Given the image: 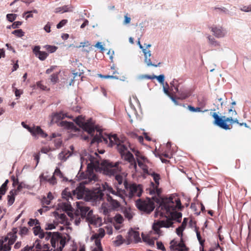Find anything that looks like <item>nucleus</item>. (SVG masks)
<instances>
[{
	"instance_id": "nucleus-1",
	"label": "nucleus",
	"mask_w": 251,
	"mask_h": 251,
	"mask_svg": "<svg viewBox=\"0 0 251 251\" xmlns=\"http://www.w3.org/2000/svg\"><path fill=\"white\" fill-rule=\"evenodd\" d=\"M181 207L180 200L177 198L163 199L159 206L156 209L155 216L160 215H164L165 220L157 221L154 223L152 228L157 233H159L161 227L169 228L173 226V221L177 222L181 221L182 214L178 212L177 210Z\"/></svg>"
},
{
	"instance_id": "nucleus-2",
	"label": "nucleus",
	"mask_w": 251,
	"mask_h": 251,
	"mask_svg": "<svg viewBox=\"0 0 251 251\" xmlns=\"http://www.w3.org/2000/svg\"><path fill=\"white\" fill-rule=\"evenodd\" d=\"M94 155L95 156L92 154L86 153L80 158V167L81 168L82 164L85 163L87 165V169L86 173H78L77 175L78 178L84 181L73 191V197L77 199H82L86 191L83 183L87 184L98 180L94 170L97 171L99 161L97 158L98 153L95 152Z\"/></svg>"
},
{
	"instance_id": "nucleus-3",
	"label": "nucleus",
	"mask_w": 251,
	"mask_h": 251,
	"mask_svg": "<svg viewBox=\"0 0 251 251\" xmlns=\"http://www.w3.org/2000/svg\"><path fill=\"white\" fill-rule=\"evenodd\" d=\"M103 141L105 143L109 142V145L111 147L116 146V148L121 154V157L126 161L130 163L131 166L136 170L137 165L134 161L133 155L128 150L127 144V143L125 138L119 139L117 135L114 134L112 135H104L100 132H99L93 138L91 143L96 142H100Z\"/></svg>"
},
{
	"instance_id": "nucleus-4",
	"label": "nucleus",
	"mask_w": 251,
	"mask_h": 251,
	"mask_svg": "<svg viewBox=\"0 0 251 251\" xmlns=\"http://www.w3.org/2000/svg\"><path fill=\"white\" fill-rule=\"evenodd\" d=\"M103 191L107 196V201L109 202L111 209L119 211L122 209L124 204L126 205V202L125 200V191L118 187L114 190L107 183L102 184L101 190L97 191V199H101L103 197Z\"/></svg>"
},
{
	"instance_id": "nucleus-5",
	"label": "nucleus",
	"mask_w": 251,
	"mask_h": 251,
	"mask_svg": "<svg viewBox=\"0 0 251 251\" xmlns=\"http://www.w3.org/2000/svg\"><path fill=\"white\" fill-rule=\"evenodd\" d=\"M97 158L100 161V157L98 155ZM119 162L115 163L108 161H104L100 163L99 162L97 171H100V169H101V171L104 174L108 176H115V179L118 181L119 184H121L123 182V177L119 174L122 171L121 168L119 166Z\"/></svg>"
},
{
	"instance_id": "nucleus-6",
	"label": "nucleus",
	"mask_w": 251,
	"mask_h": 251,
	"mask_svg": "<svg viewBox=\"0 0 251 251\" xmlns=\"http://www.w3.org/2000/svg\"><path fill=\"white\" fill-rule=\"evenodd\" d=\"M143 160L138 159V164L139 167L142 170L144 175H151L153 177L155 183H151V186L149 188L151 194L156 193L159 195L161 192V189L158 188L159 184L160 176L158 174H155L151 169H149L147 164L148 163V160L147 158H143Z\"/></svg>"
},
{
	"instance_id": "nucleus-7",
	"label": "nucleus",
	"mask_w": 251,
	"mask_h": 251,
	"mask_svg": "<svg viewBox=\"0 0 251 251\" xmlns=\"http://www.w3.org/2000/svg\"><path fill=\"white\" fill-rule=\"evenodd\" d=\"M76 205L77 209L75 212L76 215H80L82 218H86L87 221L91 224L96 226L100 225L101 219L95 217L93 216V211L90 210L89 207L85 206L81 201L76 202Z\"/></svg>"
},
{
	"instance_id": "nucleus-8",
	"label": "nucleus",
	"mask_w": 251,
	"mask_h": 251,
	"mask_svg": "<svg viewBox=\"0 0 251 251\" xmlns=\"http://www.w3.org/2000/svg\"><path fill=\"white\" fill-rule=\"evenodd\" d=\"M46 239L51 237L50 243L56 251H62L66 243V237L61 235L58 232H46Z\"/></svg>"
},
{
	"instance_id": "nucleus-9",
	"label": "nucleus",
	"mask_w": 251,
	"mask_h": 251,
	"mask_svg": "<svg viewBox=\"0 0 251 251\" xmlns=\"http://www.w3.org/2000/svg\"><path fill=\"white\" fill-rule=\"evenodd\" d=\"M214 120L213 122L214 125H216L219 127L225 130H228L230 129L228 125L226 124L227 122H229L231 124L236 123L239 124V123L237 119L233 120L231 117L226 118L225 116L220 117L218 116L217 113H213L211 114Z\"/></svg>"
},
{
	"instance_id": "nucleus-10",
	"label": "nucleus",
	"mask_w": 251,
	"mask_h": 251,
	"mask_svg": "<svg viewBox=\"0 0 251 251\" xmlns=\"http://www.w3.org/2000/svg\"><path fill=\"white\" fill-rule=\"evenodd\" d=\"M136 205L140 210L147 213L151 212L155 207L153 201L150 199L145 200L139 199L136 201Z\"/></svg>"
},
{
	"instance_id": "nucleus-11",
	"label": "nucleus",
	"mask_w": 251,
	"mask_h": 251,
	"mask_svg": "<svg viewBox=\"0 0 251 251\" xmlns=\"http://www.w3.org/2000/svg\"><path fill=\"white\" fill-rule=\"evenodd\" d=\"M74 121L89 134L93 135V133L95 131L94 126L90 120L86 122L83 117L79 116L76 118Z\"/></svg>"
},
{
	"instance_id": "nucleus-12",
	"label": "nucleus",
	"mask_w": 251,
	"mask_h": 251,
	"mask_svg": "<svg viewBox=\"0 0 251 251\" xmlns=\"http://www.w3.org/2000/svg\"><path fill=\"white\" fill-rule=\"evenodd\" d=\"M105 231L104 229L100 228L98 230V233L93 234L90 239L94 242L95 247H93L92 251H103L101 245L100 240L104 236Z\"/></svg>"
},
{
	"instance_id": "nucleus-13",
	"label": "nucleus",
	"mask_w": 251,
	"mask_h": 251,
	"mask_svg": "<svg viewBox=\"0 0 251 251\" xmlns=\"http://www.w3.org/2000/svg\"><path fill=\"white\" fill-rule=\"evenodd\" d=\"M143 53L144 55V62L147 67H157L159 66L161 63H157V61L154 59L153 57L151 56V50H143Z\"/></svg>"
},
{
	"instance_id": "nucleus-14",
	"label": "nucleus",
	"mask_w": 251,
	"mask_h": 251,
	"mask_svg": "<svg viewBox=\"0 0 251 251\" xmlns=\"http://www.w3.org/2000/svg\"><path fill=\"white\" fill-rule=\"evenodd\" d=\"M141 240L139 232L130 229L128 232L125 242L126 244L129 245L132 243H137L140 242Z\"/></svg>"
},
{
	"instance_id": "nucleus-15",
	"label": "nucleus",
	"mask_w": 251,
	"mask_h": 251,
	"mask_svg": "<svg viewBox=\"0 0 251 251\" xmlns=\"http://www.w3.org/2000/svg\"><path fill=\"white\" fill-rule=\"evenodd\" d=\"M24 251H49V245L48 244H44L42 246L39 241L37 240L32 246H26Z\"/></svg>"
},
{
	"instance_id": "nucleus-16",
	"label": "nucleus",
	"mask_w": 251,
	"mask_h": 251,
	"mask_svg": "<svg viewBox=\"0 0 251 251\" xmlns=\"http://www.w3.org/2000/svg\"><path fill=\"white\" fill-rule=\"evenodd\" d=\"M128 191V197L132 198L134 197H140L142 193V189L140 185H136L133 184L130 185L129 187L127 188Z\"/></svg>"
},
{
	"instance_id": "nucleus-17",
	"label": "nucleus",
	"mask_w": 251,
	"mask_h": 251,
	"mask_svg": "<svg viewBox=\"0 0 251 251\" xmlns=\"http://www.w3.org/2000/svg\"><path fill=\"white\" fill-rule=\"evenodd\" d=\"M170 249L171 251H187V249L182 242L177 243L175 240L171 241Z\"/></svg>"
},
{
	"instance_id": "nucleus-18",
	"label": "nucleus",
	"mask_w": 251,
	"mask_h": 251,
	"mask_svg": "<svg viewBox=\"0 0 251 251\" xmlns=\"http://www.w3.org/2000/svg\"><path fill=\"white\" fill-rule=\"evenodd\" d=\"M31 134L35 138H37L39 136L43 138L47 136V134L44 133L43 130L39 126H33Z\"/></svg>"
},
{
	"instance_id": "nucleus-19",
	"label": "nucleus",
	"mask_w": 251,
	"mask_h": 251,
	"mask_svg": "<svg viewBox=\"0 0 251 251\" xmlns=\"http://www.w3.org/2000/svg\"><path fill=\"white\" fill-rule=\"evenodd\" d=\"M65 117L73 118V117L68 115L67 113H64L62 112H60L59 113H54L51 115V122L52 123H57L60 120L63 119Z\"/></svg>"
},
{
	"instance_id": "nucleus-20",
	"label": "nucleus",
	"mask_w": 251,
	"mask_h": 251,
	"mask_svg": "<svg viewBox=\"0 0 251 251\" xmlns=\"http://www.w3.org/2000/svg\"><path fill=\"white\" fill-rule=\"evenodd\" d=\"M212 31L214 36L217 38L224 37L227 33V31L225 29L221 27H213L212 29Z\"/></svg>"
},
{
	"instance_id": "nucleus-21",
	"label": "nucleus",
	"mask_w": 251,
	"mask_h": 251,
	"mask_svg": "<svg viewBox=\"0 0 251 251\" xmlns=\"http://www.w3.org/2000/svg\"><path fill=\"white\" fill-rule=\"evenodd\" d=\"M121 210L125 217L128 220H130L133 218L134 213L130 207L126 206L124 207L123 206Z\"/></svg>"
},
{
	"instance_id": "nucleus-22",
	"label": "nucleus",
	"mask_w": 251,
	"mask_h": 251,
	"mask_svg": "<svg viewBox=\"0 0 251 251\" xmlns=\"http://www.w3.org/2000/svg\"><path fill=\"white\" fill-rule=\"evenodd\" d=\"M13 185H18V187L17 189L13 190L14 191H16V193L18 194L19 192H21L23 191L24 189H29V186L28 185L26 184L24 182H20L19 183L18 181H14Z\"/></svg>"
},
{
	"instance_id": "nucleus-23",
	"label": "nucleus",
	"mask_w": 251,
	"mask_h": 251,
	"mask_svg": "<svg viewBox=\"0 0 251 251\" xmlns=\"http://www.w3.org/2000/svg\"><path fill=\"white\" fill-rule=\"evenodd\" d=\"M188 219L185 218L183 219V221L182 222L181 225L176 229V233L178 236H182L183 231L185 228L186 225L188 223Z\"/></svg>"
},
{
	"instance_id": "nucleus-24",
	"label": "nucleus",
	"mask_w": 251,
	"mask_h": 251,
	"mask_svg": "<svg viewBox=\"0 0 251 251\" xmlns=\"http://www.w3.org/2000/svg\"><path fill=\"white\" fill-rule=\"evenodd\" d=\"M33 233L35 235L38 236L41 239L45 237L46 233H44V231L41 229L40 226H36L35 227L33 228Z\"/></svg>"
},
{
	"instance_id": "nucleus-25",
	"label": "nucleus",
	"mask_w": 251,
	"mask_h": 251,
	"mask_svg": "<svg viewBox=\"0 0 251 251\" xmlns=\"http://www.w3.org/2000/svg\"><path fill=\"white\" fill-rule=\"evenodd\" d=\"M17 194L16 191H14L13 190H12L9 192V194L7 196V204L9 206H11L13 204L15 201V196Z\"/></svg>"
},
{
	"instance_id": "nucleus-26",
	"label": "nucleus",
	"mask_w": 251,
	"mask_h": 251,
	"mask_svg": "<svg viewBox=\"0 0 251 251\" xmlns=\"http://www.w3.org/2000/svg\"><path fill=\"white\" fill-rule=\"evenodd\" d=\"M68 215L74 221L75 225L78 226L80 223L82 218L80 215H76L75 212L74 213H73L72 212H69Z\"/></svg>"
},
{
	"instance_id": "nucleus-27",
	"label": "nucleus",
	"mask_w": 251,
	"mask_h": 251,
	"mask_svg": "<svg viewBox=\"0 0 251 251\" xmlns=\"http://www.w3.org/2000/svg\"><path fill=\"white\" fill-rule=\"evenodd\" d=\"M143 240L150 246H153L154 245V239L151 238L149 235L142 234Z\"/></svg>"
},
{
	"instance_id": "nucleus-28",
	"label": "nucleus",
	"mask_w": 251,
	"mask_h": 251,
	"mask_svg": "<svg viewBox=\"0 0 251 251\" xmlns=\"http://www.w3.org/2000/svg\"><path fill=\"white\" fill-rule=\"evenodd\" d=\"M16 233V231H15L14 232L8 234L7 236L4 239L5 241L7 242L8 241L9 244H13L17 238Z\"/></svg>"
},
{
	"instance_id": "nucleus-29",
	"label": "nucleus",
	"mask_w": 251,
	"mask_h": 251,
	"mask_svg": "<svg viewBox=\"0 0 251 251\" xmlns=\"http://www.w3.org/2000/svg\"><path fill=\"white\" fill-rule=\"evenodd\" d=\"M59 208L62 209L63 211H67V213L69 212H71L70 211L72 209V206L70 204V201L67 202H61L58 205Z\"/></svg>"
},
{
	"instance_id": "nucleus-30",
	"label": "nucleus",
	"mask_w": 251,
	"mask_h": 251,
	"mask_svg": "<svg viewBox=\"0 0 251 251\" xmlns=\"http://www.w3.org/2000/svg\"><path fill=\"white\" fill-rule=\"evenodd\" d=\"M40 178L41 181H43L44 180L47 181L51 185H54L56 183V181L54 176H52L51 178H49L47 176H45L43 174L40 176Z\"/></svg>"
},
{
	"instance_id": "nucleus-31",
	"label": "nucleus",
	"mask_w": 251,
	"mask_h": 251,
	"mask_svg": "<svg viewBox=\"0 0 251 251\" xmlns=\"http://www.w3.org/2000/svg\"><path fill=\"white\" fill-rule=\"evenodd\" d=\"M5 240L4 241H0V251H9L11 249L10 245L11 244H9L8 242L7 244L5 243Z\"/></svg>"
},
{
	"instance_id": "nucleus-32",
	"label": "nucleus",
	"mask_w": 251,
	"mask_h": 251,
	"mask_svg": "<svg viewBox=\"0 0 251 251\" xmlns=\"http://www.w3.org/2000/svg\"><path fill=\"white\" fill-rule=\"evenodd\" d=\"M71 154L69 151H64L59 154L58 157L61 160L65 161Z\"/></svg>"
},
{
	"instance_id": "nucleus-33",
	"label": "nucleus",
	"mask_w": 251,
	"mask_h": 251,
	"mask_svg": "<svg viewBox=\"0 0 251 251\" xmlns=\"http://www.w3.org/2000/svg\"><path fill=\"white\" fill-rule=\"evenodd\" d=\"M62 198L65 199L67 201H69L70 200H72L73 198L71 195L70 192L68 189H65L62 193Z\"/></svg>"
},
{
	"instance_id": "nucleus-34",
	"label": "nucleus",
	"mask_w": 251,
	"mask_h": 251,
	"mask_svg": "<svg viewBox=\"0 0 251 251\" xmlns=\"http://www.w3.org/2000/svg\"><path fill=\"white\" fill-rule=\"evenodd\" d=\"M113 220L115 224L121 225L124 222V219L121 215L117 214L114 216Z\"/></svg>"
},
{
	"instance_id": "nucleus-35",
	"label": "nucleus",
	"mask_w": 251,
	"mask_h": 251,
	"mask_svg": "<svg viewBox=\"0 0 251 251\" xmlns=\"http://www.w3.org/2000/svg\"><path fill=\"white\" fill-rule=\"evenodd\" d=\"M8 182V180L6 179L4 183L1 186L0 188V200L1 198L2 195H4L6 191L7 184Z\"/></svg>"
},
{
	"instance_id": "nucleus-36",
	"label": "nucleus",
	"mask_w": 251,
	"mask_h": 251,
	"mask_svg": "<svg viewBox=\"0 0 251 251\" xmlns=\"http://www.w3.org/2000/svg\"><path fill=\"white\" fill-rule=\"evenodd\" d=\"M125 239H123L122 236L121 235H119L116 237L114 242L115 245L116 246H120L123 243H125Z\"/></svg>"
},
{
	"instance_id": "nucleus-37",
	"label": "nucleus",
	"mask_w": 251,
	"mask_h": 251,
	"mask_svg": "<svg viewBox=\"0 0 251 251\" xmlns=\"http://www.w3.org/2000/svg\"><path fill=\"white\" fill-rule=\"evenodd\" d=\"M153 79L156 78L158 81L162 85L164 84L165 76L164 75H160L158 76L152 75Z\"/></svg>"
},
{
	"instance_id": "nucleus-38",
	"label": "nucleus",
	"mask_w": 251,
	"mask_h": 251,
	"mask_svg": "<svg viewBox=\"0 0 251 251\" xmlns=\"http://www.w3.org/2000/svg\"><path fill=\"white\" fill-rule=\"evenodd\" d=\"M69 11V8L67 6H62V7H57L56 8L55 10H54V12L55 13H64V12H66L67 11Z\"/></svg>"
},
{
	"instance_id": "nucleus-39",
	"label": "nucleus",
	"mask_w": 251,
	"mask_h": 251,
	"mask_svg": "<svg viewBox=\"0 0 251 251\" xmlns=\"http://www.w3.org/2000/svg\"><path fill=\"white\" fill-rule=\"evenodd\" d=\"M111 209L108 208L105 203H103L101 205V211L104 215H107L111 211Z\"/></svg>"
},
{
	"instance_id": "nucleus-40",
	"label": "nucleus",
	"mask_w": 251,
	"mask_h": 251,
	"mask_svg": "<svg viewBox=\"0 0 251 251\" xmlns=\"http://www.w3.org/2000/svg\"><path fill=\"white\" fill-rule=\"evenodd\" d=\"M207 38L208 40L209 44L213 46L218 45V43L210 35H207Z\"/></svg>"
},
{
	"instance_id": "nucleus-41",
	"label": "nucleus",
	"mask_w": 251,
	"mask_h": 251,
	"mask_svg": "<svg viewBox=\"0 0 251 251\" xmlns=\"http://www.w3.org/2000/svg\"><path fill=\"white\" fill-rule=\"evenodd\" d=\"M60 124L61 126L69 128H72L74 126V124L73 123L68 122L66 121H62L60 123Z\"/></svg>"
},
{
	"instance_id": "nucleus-42",
	"label": "nucleus",
	"mask_w": 251,
	"mask_h": 251,
	"mask_svg": "<svg viewBox=\"0 0 251 251\" xmlns=\"http://www.w3.org/2000/svg\"><path fill=\"white\" fill-rule=\"evenodd\" d=\"M54 176H56L59 177L60 178L62 179V180H67V179L63 177L62 174L60 172V170L58 168H56L54 172Z\"/></svg>"
},
{
	"instance_id": "nucleus-43",
	"label": "nucleus",
	"mask_w": 251,
	"mask_h": 251,
	"mask_svg": "<svg viewBox=\"0 0 251 251\" xmlns=\"http://www.w3.org/2000/svg\"><path fill=\"white\" fill-rule=\"evenodd\" d=\"M56 224L55 223H47L45 225L46 230H52L55 228Z\"/></svg>"
},
{
	"instance_id": "nucleus-44",
	"label": "nucleus",
	"mask_w": 251,
	"mask_h": 251,
	"mask_svg": "<svg viewBox=\"0 0 251 251\" xmlns=\"http://www.w3.org/2000/svg\"><path fill=\"white\" fill-rule=\"evenodd\" d=\"M48 54L45 51H41L37 57L41 60H44L48 56Z\"/></svg>"
},
{
	"instance_id": "nucleus-45",
	"label": "nucleus",
	"mask_w": 251,
	"mask_h": 251,
	"mask_svg": "<svg viewBox=\"0 0 251 251\" xmlns=\"http://www.w3.org/2000/svg\"><path fill=\"white\" fill-rule=\"evenodd\" d=\"M12 34L15 35L16 36L21 37L24 36V32L22 29L15 30L12 32Z\"/></svg>"
},
{
	"instance_id": "nucleus-46",
	"label": "nucleus",
	"mask_w": 251,
	"mask_h": 251,
	"mask_svg": "<svg viewBox=\"0 0 251 251\" xmlns=\"http://www.w3.org/2000/svg\"><path fill=\"white\" fill-rule=\"evenodd\" d=\"M6 17L9 22H12L16 19L17 15L15 14H8L7 15Z\"/></svg>"
},
{
	"instance_id": "nucleus-47",
	"label": "nucleus",
	"mask_w": 251,
	"mask_h": 251,
	"mask_svg": "<svg viewBox=\"0 0 251 251\" xmlns=\"http://www.w3.org/2000/svg\"><path fill=\"white\" fill-rule=\"evenodd\" d=\"M50 81L53 84L57 83L58 81V77L57 74H53L50 76Z\"/></svg>"
},
{
	"instance_id": "nucleus-48",
	"label": "nucleus",
	"mask_w": 251,
	"mask_h": 251,
	"mask_svg": "<svg viewBox=\"0 0 251 251\" xmlns=\"http://www.w3.org/2000/svg\"><path fill=\"white\" fill-rule=\"evenodd\" d=\"M78 67H81V68H82L81 69H79V72H73V75H74V77H76L77 76H80L82 74H83V67H82V65L81 64H79V65L78 66Z\"/></svg>"
},
{
	"instance_id": "nucleus-49",
	"label": "nucleus",
	"mask_w": 251,
	"mask_h": 251,
	"mask_svg": "<svg viewBox=\"0 0 251 251\" xmlns=\"http://www.w3.org/2000/svg\"><path fill=\"white\" fill-rule=\"evenodd\" d=\"M19 1H21V2H24L25 3H26L27 4H29L30 3L32 2L33 1V0H15L14 1H13L12 2H11L10 3V5L11 6L13 4H14V3H15L17 2H19Z\"/></svg>"
},
{
	"instance_id": "nucleus-50",
	"label": "nucleus",
	"mask_w": 251,
	"mask_h": 251,
	"mask_svg": "<svg viewBox=\"0 0 251 251\" xmlns=\"http://www.w3.org/2000/svg\"><path fill=\"white\" fill-rule=\"evenodd\" d=\"M46 48L50 53L55 52L57 49V48L55 46H51L50 45L46 46Z\"/></svg>"
},
{
	"instance_id": "nucleus-51",
	"label": "nucleus",
	"mask_w": 251,
	"mask_h": 251,
	"mask_svg": "<svg viewBox=\"0 0 251 251\" xmlns=\"http://www.w3.org/2000/svg\"><path fill=\"white\" fill-rule=\"evenodd\" d=\"M131 18L130 17L128 16V14H126L124 16V21L123 22L124 25H127L130 23Z\"/></svg>"
},
{
	"instance_id": "nucleus-52",
	"label": "nucleus",
	"mask_w": 251,
	"mask_h": 251,
	"mask_svg": "<svg viewBox=\"0 0 251 251\" xmlns=\"http://www.w3.org/2000/svg\"><path fill=\"white\" fill-rule=\"evenodd\" d=\"M156 246L158 249L162 251H166V249L162 242H157L156 243Z\"/></svg>"
},
{
	"instance_id": "nucleus-53",
	"label": "nucleus",
	"mask_w": 251,
	"mask_h": 251,
	"mask_svg": "<svg viewBox=\"0 0 251 251\" xmlns=\"http://www.w3.org/2000/svg\"><path fill=\"white\" fill-rule=\"evenodd\" d=\"M67 23V20H62L57 25L56 27L57 28H60L62 27H63L64 25H65Z\"/></svg>"
},
{
	"instance_id": "nucleus-54",
	"label": "nucleus",
	"mask_w": 251,
	"mask_h": 251,
	"mask_svg": "<svg viewBox=\"0 0 251 251\" xmlns=\"http://www.w3.org/2000/svg\"><path fill=\"white\" fill-rule=\"evenodd\" d=\"M55 214L56 215V216H57L61 219V222H64L65 221L66 216L64 213L59 214L57 212H55Z\"/></svg>"
},
{
	"instance_id": "nucleus-55",
	"label": "nucleus",
	"mask_w": 251,
	"mask_h": 251,
	"mask_svg": "<svg viewBox=\"0 0 251 251\" xmlns=\"http://www.w3.org/2000/svg\"><path fill=\"white\" fill-rule=\"evenodd\" d=\"M153 77H152V75H141L139 76L138 78L140 79H153Z\"/></svg>"
},
{
	"instance_id": "nucleus-56",
	"label": "nucleus",
	"mask_w": 251,
	"mask_h": 251,
	"mask_svg": "<svg viewBox=\"0 0 251 251\" xmlns=\"http://www.w3.org/2000/svg\"><path fill=\"white\" fill-rule=\"evenodd\" d=\"M28 223L31 226H33L34 225L35 226H38L37 225L39 224L38 221L36 219H35V220L30 219Z\"/></svg>"
},
{
	"instance_id": "nucleus-57",
	"label": "nucleus",
	"mask_w": 251,
	"mask_h": 251,
	"mask_svg": "<svg viewBox=\"0 0 251 251\" xmlns=\"http://www.w3.org/2000/svg\"><path fill=\"white\" fill-rule=\"evenodd\" d=\"M28 231V230L26 227H23L20 229V233L21 235H25L27 233Z\"/></svg>"
},
{
	"instance_id": "nucleus-58",
	"label": "nucleus",
	"mask_w": 251,
	"mask_h": 251,
	"mask_svg": "<svg viewBox=\"0 0 251 251\" xmlns=\"http://www.w3.org/2000/svg\"><path fill=\"white\" fill-rule=\"evenodd\" d=\"M40 48L39 46H35L33 50V51L36 56H37L39 54V52L41 51L40 50Z\"/></svg>"
},
{
	"instance_id": "nucleus-59",
	"label": "nucleus",
	"mask_w": 251,
	"mask_h": 251,
	"mask_svg": "<svg viewBox=\"0 0 251 251\" xmlns=\"http://www.w3.org/2000/svg\"><path fill=\"white\" fill-rule=\"evenodd\" d=\"M188 108L191 112H200L201 111V108L200 107H197L196 108L194 107H193L192 106H188Z\"/></svg>"
},
{
	"instance_id": "nucleus-60",
	"label": "nucleus",
	"mask_w": 251,
	"mask_h": 251,
	"mask_svg": "<svg viewBox=\"0 0 251 251\" xmlns=\"http://www.w3.org/2000/svg\"><path fill=\"white\" fill-rule=\"evenodd\" d=\"M241 10L243 11L248 12H251V6H244L241 8Z\"/></svg>"
},
{
	"instance_id": "nucleus-61",
	"label": "nucleus",
	"mask_w": 251,
	"mask_h": 251,
	"mask_svg": "<svg viewBox=\"0 0 251 251\" xmlns=\"http://www.w3.org/2000/svg\"><path fill=\"white\" fill-rule=\"evenodd\" d=\"M95 47L100 49L101 51H103L104 50V48L101 42H97Z\"/></svg>"
},
{
	"instance_id": "nucleus-62",
	"label": "nucleus",
	"mask_w": 251,
	"mask_h": 251,
	"mask_svg": "<svg viewBox=\"0 0 251 251\" xmlns=\"http://www.w3.org/2000/svg\"><path fill=\"white\" fill-rule=\"evenodd\" d=\"M135 155L137 157V161H138V159L143 160V158H146L144 156L141 155L140 153L138 151H136L135 152Z\"/></svg>"
},
{
	"instance_id": "nucleus-63",
	"label": "nucleus",
	"mask_w": 251,
	"mask_h": 251,
	"mask_svg": "<svg viewBox=\"0 0 251 251\" xmlns=\"http://www.w3.org/2000/svg\"><path fill=\"white\" fill-rule=\"evenodd\" d=\"M22 94H23V91L22 90H19L18 89H15V94L16 97L19 98Z\"/></svg>"
},
{
	"instance_id": "nucleus-64",
	"label": "nucleus",
	"mask_w": 251,
	"mask_h": 251,
	"mask_svg": "<svg viewBox=\"0 0 251 251\" xmlns=\"http://www.w3.org/2000/svg\"><path fill=\"white\" fill-rule=\"evenodd\" d=\"M21 25H22V22L17 21V22H14L12 24V26L13 28H17L18 27H19Z\"/></svg>"
}]
</instances>
